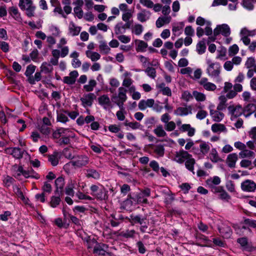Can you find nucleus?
<instances>
[{
  "mask_svg": "<svg viewBox=\"0 0 256 256\" xmlns=\"http://www.w3.org/2000/svg\"><path fill=\"white\" fill-rule=\"evenodd\" d=\"M208 67L206 72L212 78H218L220 73L221 66L218 62H213L210 60H206Z\"/></svg>",
  "mask_w": 256,
  "mask_h": 256,
  "instance_id": "obj_1",
  "label": "nucleus"
},
{
  "mask_svg": "<svg viewBox=\"0 0 256 256\" xmlns=\"http://www.w3.org/2000/svg\"><path fill=\"white\" fill-rule=\"evenodd\" d=\"M94 245L93 252L94 254L102 256H112V254L109 251L107 245L104 244H98L96 240L90 242Z\"/></svg>",
  "mask_w": 256,
  "mask_h": 256,
  "instance_id": "obj_2",
  "label": "nucleus"
},
{
  "mask_svg": "<svg viewBox=\"0 0 256 256\" xmlns=\"http://www.w3.org/2000/svg\"><path fill=\"white\" fill-rule=\"evenodd\" d=\"M18 6L21 10H26L28 17L34 16L36 6H34L32 0H20Z\"/></svg>",
  "mask_w": 256,
  "mask_h": 256,
  "instance_id": "obj_3",
  "label": "nucleus"
},
{
  "mask_svg": "<svg viewBox=\"0 0 256 256\" xmlns=\"http://www.w3.org/2000/svg\"><path fill=\"white\" fill-rule=\"evenodd\" d=\"M74 159V160L64 165V168H67L70 164L77 168H80L86 166L89 162L88 158L84 155L78 156Z\"/></svg>",
  "mask_w": 256,
  "mask_h": 256,
  "instance_id": "obj_4",
  "label": "nucleus"
},
{
  "mask_svg": "<svg viewBox=\"0 0 256 256\" xmlns=\"http://www.w3.org/2000/svg\"><path fill=\"white\" fill-rule=\"evenodd\" d=\"M150 195V190L146 188L138 192L134 198V200L139 204H148L147 198Z\"/></svg>",
  "mask_w": 256,
  "mask_h": 256,
  "instance_id": "obj_5",
  "label": "nucleus"
},
{
  "mask_svg": "<svg viewBox=\"0 0 256 256\" xmlns=\"http://www.w3.org/2000/svg\"><path fill=\"white\" fill-rule=\"evenodd\" d=\"M177 126H178V132L180 133L187 132L188 136L190 137L194 135L196 130L190 124H182L180 120H177Z\"/></svg>",
  "mask_w": 256,
  "mask_h": 256,
  "instance_id": "obj_6",
  "label": "nucleus"
},
{
  "mask_svg": "<svg viewBox=\"0 0 256 256\" xmlns=\"http://www.w3.org/2000/svg\"><path fill=\"white\" fill-rule=\"evenodd\" d=\"M228 108L229 114L231 116L230 119L232 120L239 117L244 112L243 108L240 105H230L228 106Z\"/></svg>",
  "mask_w": 256,
  "mask_h": 256,
  "instance_id": "obj_7",
  "label": "nucleus"
},
{
  "mask_svg": "<svg viewBox=\"0 0 256 256\" xmlns=\"http://www.w3.org/2000/svg\"><path fill=\"white\" fill-rule=\"evenodd\" d=\"M240 187L244 192H254L256 190V183L251 180H246L241 183Z\"/></svg>",
  "mask_w": 256,
  "mask_h": 256,
  "instance_id": "obj_8",
  "label": "nucleus"
},
{
  "mask_svg": "<svg viewBox=\"0 0 256 256\" xmlns=\"http://www.w3.org/2000/svg\"><path fill=\"white\" fill-rule=\"evenodd\" d=\"M200 86L207 91L213 92L216 89V86L214 83L208 82L206 78H202L198 82Z\"/></svg>",
  "mask_w": 256,
  "mask_h": 256,
  "instance_id": "obj_9",
  "label": "nucleus"
},
{
  "mask_svg": "<svg viewBox=\"0 0 256 256\" xmlns=\"http://www.w3.org/2000/svg\"><path fill=\"white\" fill-rule=\"evenodd\" d=\"M221 34L224 36L227 37L230 34V30L228 26L226 24H223L218 26L214 30V34L215 36H218Z\"/></svg>",
  "mask_w": 256,
  "mask_h": 256,
  "instance_id": "obj_10",
  "label": "nucleus"
},
{
  "mask_svg": "<svg viewBox=\"0 0 256 256\" xmlns=\"http://www.w3.org/2000/svg\"><path fill=\"white\" fill-rule=\"evenodd\" d=\"M214 107V105L209 106L210 114L214 122H220L224 118V114L220 112L222 110H218L217 109L215 110L212 109Z\"/></svg>",
  "mask_w": 256,
  "mask_h": 256,
  "instance_id": "obj_11",
  "label": "nucleus"
},
{
  "mask_svg": "<svg viewBox=\"0 0 256 256\" xmlns=\"http://www.w3.org/2000/svg\"><path fill=\"white\" fill-rule=\"evenodd\" d=\"M96 98V96L94 93H88L84 94L80 99L82 102V105L86 108L87 106H91L94 100Z\"/></svg>",
  "mask_w": 256,
  "mask_h": 256,
  "instance_id": "obj_12",
  "label": "nucleus"
},
{
  "mask_svg": "<svg viewBox=\"0 0 256 256\" xmlns=\"http://www.w3.org/2000/svg\"><path fill=\"white\" fill-rule=\"evenodd\" d=\"M128 90L122 86L118 88V96H112V100H116L126 102L127 100L126 92Z\"/></svg>",
  "mask_w": 256,
  "mask_h": 256,
  "instance_id": "obj_13",
  "label": "nucleus"
},
{
  "mask_svg": "<svg viewBox=\"0 0 256 256\" xmlns=\"http://www.w3.org/2000/svg\"><path fill=\"white\" fill-rule=\"evenodd\" d=\"M7 154H11L16 159L22 158L23 156L24 152L18 148H9L6 150Z\"/></svg>",
  "mask_w": 256,
  "mask_h": 256,
  "instance_id": "obj_14",
  "label": "nucleus"
},
{
  "mask_svg": "<svg viewBox=\"0 0 256 256\" xmlns=\"http://www.w3.org/2000/svg\"><path fill=\"white\" fill-rule=\"evenodd\" d=\"M98 104L105 110L112 108V104L110 98L108 95L104 94L98 98Z\"/></svg>",
  "mask_w": 256,
  "mask_h": 256,
  "instance_id": "obj_15",
  "label": "nucleus"
},
{
  "mask_svg": "<svg viewBox=\"0 0 256 256\" xmlns=\"http://www.w3.org/2000/svg\"><path fill=\"white\" fill-rule=\"evenodd\" d=\"M192 156L187 151L184 150H180L177 152V162L183 164Z\"/></svg>",
  "mask_w": 256,
  "mask_h": 256,
  "instance_id": "obj_16",
  "label": "nucleus"
},
{
  "mask_svg": "<svg viewBox=\"0 0 256 256\" xmlns=\"http://www.w3.org/2000/svg\"><path fill=\"white\" fill-rule=\"evenodd\" d=\"M154 100L152 98L146 100H142L138 102V108L141 110H144L148 108H152L154 105Z\"/></svg>",
  "mask_w": 256,
  "mask_h": 256,
  "instance_id": "obj_17",
  "label": "nucleus"
},
{
  "mask_svg": "<svg viewBox=\"0 0 256 256\" xmlns=\"http://www.w3.org/2000/svg\"><path fill=\"white\" fill-rule=\"evenodd\" d=\"M238 160V155L236 153L229 154L226 158V164L230 168L236 167V164Z\"/></svg>",
  "mask_w": 256,
  "mask_h": 256,
  "instance_id": "obj_18",
  "label": "nucleus"
},
{
  "mask_svg": "<svg viewBox=\"0 0 256 256\" xmlns=\"http://www.w3.org/2000/svg\"><path fill=\"white\" fill-rule=\"evenodd\" d=\"M81 30L80 26H76L74 22H71L68 26V34L72 36H78Z\"/></svg>",
  "mask_w": 256,
  "mask_h": 256,
  "instance_id": "obj_19",
  "label": "nucleus"
},
{
  "mask_svg": "<svg viewBox=\"0 0 256 256\" xmlns=\"http://www.w3.org/2000/svg\"><path fill=\"white\" fill-rule=\"evenodd\" d=\"M150 15L151 13L150 11L143 9L140 12L138 13L137 18L140 22H144L150 18Z\"/></svg>",
  "mask_w": 256,
  "mask_h": 256,
  "instance_id": "obj_20",
  "label": "nucleus"
},
{
  "mask_svg": "<svg viewBox=\"0 0 256 256\" xmlns=\"http://www.w3.org/2000/svg\"><path fill=\"white\" fill-rule=\"evenodd\" d=\"M76 184V182L75 180H70L65 188L66 194L72 197L74 196V188H75Z\"/></svg>",
  "mask_w": 256,
  "mask_h": 256,
  "instance_id": "obj_21",
  "label": "nucleus"
},
{
  "mask_svg": "<svg viewBox=\"0 0 256 256\" xmlns=\"http://www.w3.org/2000/svg\"><path fill=\"white\" fill-rule=\"evenodd\" d=\"M218 230L221 235L225 238L230 237L232 234L231 228L229 226L226 225H222L219 227Z\"/></svg>",
  "mask_w": 256,
  "mask_h": 256,
  "instance_id": "obj_22",
  "label": "nucleus"
},
{
  "mask_svg": "<svg viewBox=\"0 0 256 256\" xmlns=\"http://www.w3.org/2000/svg\"><path fill=\"white\" fill-rule=\"evenodd\" d=\"M200 152H197L198 154H202L206 155L208 153L210 150V144L204 141H200Z\"/></svg>",
  "mask_w": 256,
  "mask_h": 256,
  "instance_id": "obj_23",
  "label": "nucleus"
},
{
  "mask_svg": "<svg viewBox=\"0 0 256 256\" xmlns=\"http://www.w3.org/2000/svg\"><path fill=\"white\" fill-rule=\"evenodd\" d=\"M171 20L170 16H161L159 17L156 21V24L158 28H160L166 24H168Z\"/></svg>",
  "mask_w": 256,
  "mask_h": 256,
  "instance_id": "obj_24",
  "label": "nucleus"
},
{
  "mask_svg": "<svg viewBox=\"0 0 256 256\" xmlns=\"http://www.w3.org/2000/svg\"><path fill=\"white\" fill-rule=\"evenodd\" d=\"M227 98L225 96H220L218 98L219 103L217 106L218 110H224L228 106Z\"/></svg>",
  "mask_w": 256,
  "mask_h": 256,
  "instance_id": "obj_25",
  "label": "nucleus"
},
{
  "mask_svg": "<svg viewBox=\"0 0 256 256\" xmlns=\"http://www.w3.org/2000/svg\"><path fill=\"white\" fill-rule=\"evenodd\" d=\"M16 172L18 173L16 174V176H15L16 178H18V176H20L22 174L26 178H37V177L33 175H30V173L29 172H28V170H24L22 166H20L18 167Z\"/></svg>",
  "mask_w": 256,
  "mask_h": 256,
  "instance_id": "obj_26",
  "label": "nucleus"
},
{
  "mask_svg": "<svg viewBox=\"0 0 256 256\" xmlns=\"http://www.w3.org/2000/svg\"><path fill=\"white\" fill-rule=\"evenodd\" d=\"M239 156L241 158H254L255 157L254 152L246 148L239 153Z\"/></svg>",
  "mask_w": 256,
  "mask_h": 256,
  "instance_id": "obj_27",
  "label": "nucleus"
},
{
  "mask_svg": "<svg viewBox=\"0 0 256 256\" xmlns=\"http://www.w3.org/2000/svg\"><path fill=\"white\" fill-rule=\"evenodd\" d=\"M135 43L137 46L136 48V50L138 52H144L146 50L148 45V44L142 40H134Z\"/></svg>",
  "mask_w": 256,
  "mask_h": 256,
  "instance_id": "obj_28",
  "label": "nucleus"
},
{
  "mask_svg": "<svg viewBox=\"0 0 256 256\" xmlns=\"http://www.w3.org/2000/svg\"><path fill=\"white\" fill-rule=\"evenodd\" d=\"M55 185L56 188L55 193H62V190L64 185V180L62 177H58L55 180Z\"/></svg>",
  "mask_w": 256,
  "mask_h": 256,
  "instance_id": "obj_29",
  "label": "nucleus"
},
{
  "mask_svg": "<svg viewBox=\"0 0 256 256\" xmlns=\"http://www.w3.org/2000/svg\"><path fill=\"white\" fill-rule=\"evenodd\" d=\"M86 56L92 62H96L100 58V55L97 52L88 50L86 52Z\"/></svg>",
  "mask_w": 256,
  "mask_h": 256,
  "instance_id": "obj_30",
  "label": "nucleus"
},
{
  "mask_svg": "<svg viewBox=\"0 0 256 256\" xmlns=\"http://www.w3.org/2000/svg\"><path fill=\"white\" fill-rule=\"evenodd\" d=\"M221 182L220 178L218 176L210 178L206 180V184L210 187L219 184Z\"/></svg>",
  "mask_w": 256,
  "mask_h": 256,
  "instance_id": "obj_31",
  "label": "nucleus"
},
{
  "mask_svg": "<svg viewBox=\"0 0 256 256\" xmlns=\"http://www.w3.org/2000/svg\"><path fill=\"white\" fill-rule=\"evenodd\" d=\"M192 114V108L190 106H188L187 108L180 107L177 108V115L185 116Z\"/></svg>",
  "mask_w": 256,
  "mask_h": 256,
  "instance_id": "obj_32",
  "label": "nucleus"
},
{
  "mask_svg": "<svg viewBox=\"0 0 256 256\" xmlns=\"http://www.w3.org/2000/svg\"><path fill=\"white\" fill-rule=\"evenodd\" d=\"M206 40L203 38L200 41L196 44V51L199 54H204L206 50Z\"/></svg>",
  "mask_w": 256,
  "mask_h": 256,
  "instance_id": "obj_33",
  "label": "nucleus"
},
{
  "mask_svg": "<svg viewBox=\"0 0 256 256\" xmlns=\"http://www.w3.org/2000/svg\"><path fill=\"white\" fill-rule=\"evenodd\" d=\"M212 130L214 132H226V128L223 124H214L212 126Z\"/></svg>",
  "mask_w": 256,
  "mask_h": 256,
  "instance_id": "obj_34",
  "label": "nucleus"
},
{
  "mask_svg": "<svg viewBox=\"0 0 256 256\" xmlns=\"http://www.w3.org/2000/svg\"><path fill=\"white\" fill-rule=\"evenodd\" d=\"M86 176L88 178H92L96 180L100 178V174L96 170L90 168L86 170Z\"/></svg>",
  "mask_w": 256,
  "mask_h": 256,
  "instance_id": "obj_35",
  "label": "nucleus"
},
{
  "mask_svg": "<svg viewBox=\"0 0 256 256\" xmlns=\"http://www.w3.org/2000/svg\"><path fill=\"white\" fill-rule=\"evenodd\" d=\"M130 219L134 224H139L140 225V224H144V222H146V220H147V218L145 216H142L140 215H136V216H130Z\"/></svg>",
  "mask_w": 256,
  "mask_h": 256,
  "instance_id": "obj_36",
  "label": "nucleus"
},
{
  "mask_svg": "<svg viewBox=\"0 0 256 256\" xmlns=\"http://www.w3.org/2000/svg\"><path fill=\"white\" fill-rule=\"evenodd\" d=\"M99 49L101 53L105 54H108L110 50V48L107 43L103 40L100 42Z\"/></svg>",
  "mask_w": 256,
  "mask_h": 256,
  "instance_id": "obj_37",
  "label": "nucleus"
},
{
  "mask_svg": "<svg viewBox=\"0 0 256 256\" xmlns=\"http://www.w3.org/2000/svg\"><path fill=\"white\" fill-rule=\"evenodd\" d=\"M40 72L45 74H48L52 71L53 68L52 65L47 62L42 63L40 67Z\"/></svg>",
  "mask_w": 256,
  "mask_h": 256,
  "instance_id": "obj_38",
  "label": "nucleus"
},
{
  "mask_svg": "<svg viewBox=\"0 0 256 256\" xmlns=\"http://www.w3.org/2000/svg\"><path fill=\"white\" fill-rule=\"evenodd\" d=\"M195 160L192 156L185 162V166L186 168L194 174V164H195Z\"/></svg>",
  "mask_w": 256,
  "mask_h": 256,
  "instance_id": "obj_39",
  "label": "nucleus"
},
{
  "mask_svg": "<svg viewBox=\"0 0 256 256\" xmlns=\"http://www.w3.org/2000/svg\"><path fill=\"white\" fill-rule=\"evenodd\" d=\"M210 160L213 162H217L221 160L216 148H212L210 154Z\"/></svg>",
  "mask_w": 256,
  "mask_h": 256,
  "instance_id": "obj_40",
  "label": "nucleus"
},
{
  "mask_svg": "<svg viewBox=\"0 0 256 256\" xmlns=\"http://www.w3.org/2000/svg\"><path fill=\"white\" fill-rule=\"evenodd\" d=\"M60 193H56V194L57 196H52L51 198L50 204L52 207L56 208V206H58L60 204V200H61L60 198Z\"/></svg>",
  "mask_w": 256,
  "mask_h": 256,
  "instance_id": "obj_41",
  "label": "nucleus"
},
{
  "mask_svg": "<svg viewBox=\"0 0 256 256\" xmlns=\"http://www.w3.org/2000/svg\"><path fill=\"white\" fill-rule=\"evenodd\" d=\"M124 125L126 126H129L132 130L140 129L142 130L143 126L138 122H128L127 121L124 123Z\"/></svg>",
  "mask_w": 256,
  "mask_h": 256,
  "instance_id": "obj_42",
  "label": "nucleus"
},
{
  "mask_svg": "<svg viewBox=\"0 0 256 256\" xmlns=\"http://www.w3.org/2000/svg\"><path fill=\"white\" fill-rule=\"evenodd\" d=\"M244 112H248L247 116H250L256 110V106L254 104H248L243 108Z\"/></svg>",
  "mask_w": 256,
  "mask_h": 256,
  "instance_id": "obj_43",
  "label": "nucleus"
},
{
  "mask_svg": "<svg viewBox=\"0 0 256 256\" xmlns=\"http://www.w3.org/2000/svg\"><path fill=\"white\" fill-rule=\"evenodd\" d=\"M192 96L198 102H204L206 100V96L204 94L196 90L192 92Z\"/></svg>",
  "mask_w": 256,
  "mask_h": 256,
  "instance_id": "obj_44",
  "label": "nucleus"
},
{
  "mask_svg": "<svg viewBox=\"0 0 256 256\" xmlns=\"http://www.w3.org/2000/svg\"><path fill=\"white\" fill-rule=\"evenodd\" d=\"M96 85V82L94 80L92 79L89 80L88 84H86L84 86V88L86 92H92L94 90Z\"/></svg>",
  "mask_w": 256,
  "mask_h": 256,
  "instance_id": "obj_45",
  "label": "nucleus"
},
{
  "mask_svg": "<svg viewBox=\"0 0 256 256\" xmlns=\"http://www.w3.org/2000/svg\"><path fill=\"white\" fill-rule=\"evenodd\" d=\"M107 191L104 188L100 189L96 194H94V196L98 199L103 200L107 198L106 196Z\"/></svg>",
  "mask_w": 256,
  "mask_h": 256,
  "instance_id": "obj_46",
  "label": "nucleus"
},
{
  "mask_svg": "<svg viewBox=\"0 0 256 256\" xmlns=\"http://www.w3.org/2000/svg\"><path fill=\"white\" fill-rule=\"evenodd\" d=\"M10 14L13 16L16 20H18L20 18V14L18 12V9L16 7L12 6L9 8Z\"/></svg>",
  "mask_w": 256,
  "mask_h": 256,
  "instance_id": "obj_47",
  "label": "nucleus"
},
{
  "mask_svg": "<svg viewBox=\"0 0 256 256\" xmlns=\"http://www.w3.org/2000/svg\"><path fill=\"white\" fill-rule=\"evenodd\" d=\"M42 78L41 72H36L34 74V76H32L28 79V82L31 84H34L36 82H39L40 80Z\"/></svg>",
  "mask_w": 256,
  "mask_h": 256,
  "instance_id": "obj_48",
  "label": "nucleus"
},
{
  "mask_svg": "<svg viewBox=\"0 0 256 256\" xmlns=\"http://www.w3.org/2000/svg\"><path fill=\"white\" fill-rule=\"evenodd\" d=\"M154 133L158 137H163L166 135V132L164 130L162 125H159L154 130Z\"/></svg>",
  "mask_w": 256,
  "mask_h": 256,
  "instance_id": "obj_49",
  "label": "nucleus"
},
{
  "mask_svg": "<svg viewBox=\"0 0 256 256\" xmlns=\"http://www.w3.org/2000/svg\"><path fill=\"white\" fill-rule=\"evenodd\" d=\"M136 231L134 230H128L126 231L122 232L120 234V236L126 238H132L134 237Z\"/></svg>",
  "mask_w": 256,
  "mask_h": 256,
  "instance_id": "obj_50",
  "label": "nucleus"
},
{
  "mask_svg": "<svg viewBox=\"0 0 256 256\" xmlns=\"http://www.w3.org/2000/svg\"><path fill=\"white\" fill-rule=\"evenodd\" d=\"M242 223L248 227L256 229V220L248 218H244V221Z\"/></svg>",
  "mask_w": 256,
  "mask_h": 256,
  "instance_id": "obj_51",
  "label": "nucleus"
},
{
  "mask_svg": "<svg viewBox=\"0 0 256 256\" xmlns=\"http://www.w3.org/2000/svg\"><path fill=\"white\" fill-rule=\"evenodd\" d=\"M144 30L142 26L140 24H136L132 30V32L134 34L136 35L139 36L142 34Z\"/></svg>",
  "mask_w": 256,
  "mask_h": 256,
  "instance_id": "obj_52",
  "label": "nucleus"
},
{
  "mask_svg": "<svg viewBox=\"0 0 256 256\" xmlns=\"http://www.w3.org/2000/svg\"><path fill=\"white\" fill-rule=\"evenodd\" d=\"M253 0H243L242 6L249 10H252L254 8Z\"/></svg>",
  "mask_w": 256,
  "mask_h": 256,
  "instance_id": "obj_53",
  "label": "nucleus"
},
{
  "mask_svg": "<svg viewBox=\"0 0 256 256\" xmlns=\"http://www.w3.org/2000/svg\"><path fill=\"white\" fill-rule=\"evenodd\" d=\"M36 68V66L32 64H30L26 67L24 74L28 77V79L32 76V74L34 72Z\"/></svg>",
  "mask_w": 256,
  "mask_h": 256,
  "instance_id": "obj_54",
  "label": "nucleus"
},
{
  "mask_svg": "<svg viewBox=\"0 0 256 256\" xmlns=\"http://www.w3.org/2000/svg\"><path fill=\"white\" fill-rule=\"evenodd\" d=\"M114 32L116 34H124L126 32V30L123 26L122 22L118 23L114 27Z\"/></svg>",
  "mask_w": 256,
  "mask_h": 256,
  "instance_id": "obj_55",
  "label": "nucleus"
},
{
  "mask_svg": "<svg viewBox=\"0 0 256 256\" xmlns=\"http://www.w3.org/2000/svg\"><path fill=\"white\" fill-rule=\"evenodd\" d=\"M48 160L52 166H56L58 164V159L56 154L49 155L48 156Z\"/></svg>",
  "mask_w": 256,
  "mask_h": 256,
  "instance_id": "obj_56",
  "label": "nucleus"
},
{
  "mask_svg": "<svg viewBox=\"0 0 256 256\" xmlns=\"http://www.w3.org/2000/svg\"><path fill=\"white\" fill-rule=\"evenodd\" d=\"M255 32L254 30H249L246 28H242L240 31L241 36L248 38V36H254Z\"/></svg>",
  "mask_w": 256,
  "mask_h": 256,
  "instance_id": "obj_57",
  "label": "nucleus"
},
{
  "mask_svg": "<svg viewBox=\"0 0 256 256\" xmlns=\"http://www.w3.org/2000/svg\"><path fill=\"white\" fill-rule=\"evenodd\" d=\"M144 72L152 78H154L156 76V70L152 67H148Z\"/></svg>",
  "mask_w": 256,
  "mask_h": 256,
  "instance_id": "obj_58",
  "label": "nucleus"
},
{
  "mask_svg": "<svg viewBox=\"0 0 256 256\" xmlns=\"http://www.w3.org/2000/svg\"><path fill=\"white\" fill-rule=\"evenodd\" d=\"M186 141L187 143L185 146V150H189L192 148V150H194V152L196 154H198L197 152H199V150H198V148H196L195 147H193L194 145V142H193V141L192 140L190 139H188Z\"/></svg>",
  "mask_w": 256,
  "mask_h": 256,
  "instance_id": "obj_59",
  "label": "nucleus"
},
{
  "mask_svg": "<svg viewBox=\"0 0 256 256\" xmlns=\"http://www.w3.org/2000/svg\"><path fill=\"white\" fill-rule=\"evenodd\" d=\"M239 50V48L238 46L236 44H233L232 46H230L228 49V55L229 56H232L238 53Z\"/></svg>",
  "mask_w": 256,
  "mask_h": 256,
  "instance_id": "obj_60",
  "label": "nucleus"
},
{
  "mask_svg": "<svg viewBox=\"0 0 256 256\" xmlns=\"http://www.w3.org/2000/svg\"><path fill=\"white\" fill-rule=\"evenodd\" d=\"M218 198L222 200L228 202L230 200L231 197L224 189V190H222V191L218 194Z\"/></svg>",
  "mask_w": 256,
  "mask_h": 256,
  "instance_id": "obj_61",
  "label": "nucleus"
},
{
  "mask_svg": "<svg viewBox=\"0 0 256 256\" xmlns=\"http://www.w3.org/2000/svg\"><path fill=\"white\" fill-rule=\"evenodd\" d=\"M193 96L188 91L186 90L182 92L181 98L186 102H188L192 98Z\"/></svg>",
  "mask_w": 256,
  "mask_h": 256,
  "instance_id": "obj_62",
  "label": "nucleus"
},
{
  "mask_svg": "<svg viewBox=\"0 0 256 256\" xmlns=\"http://www.w3.org/2000/svg\"><path fill=\"white\" fill-rule=\"evenodd\" d=\"M179 188H180L181 191H182L184 194H186L188 193V190L191 188V186L188 183L185 182L182 183V184L180 185Z\"/></svg>",
  "mask_w": 256,
  "mask_h": 256,
  "instance_id": "obj_63",
  "label": "nucleus"
},
{
  "mask_svg": "<svg viewBox=\"0 0 256 256\" xmlns=\"http://www.w3.org/2000/svg\"><path fill=\"white\" fill-rule=\"evenodd\" d=\"M110 222L112 227L118 226L120 224L119 221L116 219L115 217V215L114 214H112L110 215Z\"/></svg>",
  "mask_w": 256,
  "mask_h": 256,
  "instance_id": "obj_64",
  "label": "nucleus"
}]
</instances>
